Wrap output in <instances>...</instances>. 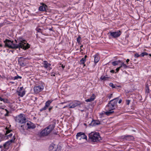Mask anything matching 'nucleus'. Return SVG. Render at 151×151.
<instances>
[{"label": "nucleus", "instance_id": "1", "mask_svg": "<svg viewBox=\"0 0 151 151\" xmlns=\"http://www.w3.org/2000/svg\"><path fill=\"white\" fill-rule=\"evenodd\" d=\"M21 42L19 44H14L13 41L6 39L4 41L5 43V47H6L10 48L16 49L21 48L23 49L26 50L29 47V45L27 43L26 44L25 40H23L20 41Z\"/></svg>", "mask_w": 151, "mask_h": 151}, {"label": "nucleus", "instance_id": "2", "mask_svg": "<svg viewBox=\"0 0 151 151\" xmlns=\"http://www.w3.org/2000/svg\"><path fill=\"white\" fill-rule=\"evenodd\" d=\"M119 98L117 97L110 101L106 106L108 111L106 112L105 114L107 115H109L113 113L114 111L112 110L115 109L117 107V103Z\"/></svg>", "mask_w": 151, "mask_h": 151}, {"label": "nucleus", "instance_id": "3", "mask_svg": "<svg viewBox=\"0 0 151 151\" xmlns=\"http://www.w3.org/2000/svg\"><path fill=\"white\" fill-rule=\"evenodd\" d=\"M55 123H53L52 124L49 125L41 132L40 135L42 136H47L51 132L55 127Z\"/></svg>", "mask_w": 151, "mask_h": 151}, {"label": "nucleus", "instance_id": "4", "mask_svg": "<svg viewBox=\"0 0 151 151\" xmlns=\"http://www.w3.org/2000/svg\"><path fill=\"white\" fill-rule=\"evenodd\" d=\"M89 138L93 142H96L101 139L99 133L95 132H92L89 134Z\"/></svg>", "mask_w": 151, "mask_h": 151}, {"label": "nucleus", "instance_id": "5", "mask_svg": "<svg viewBox=\"0 0 151 151\" xmlns=\"http://www.w3.org/2000/svg\"><path fill=\"white\" fill-rule=\"evenodd\" d=\"M15 120L17 122L23 124L25 123L26 119L22 114H21L15 118Z\"/></svg>", "mask_w": 151, "mask_h": 151}, {"label": "nucleus", "instance_id": "6", "mask_svg": "<svg viewBox=\"0 0 151 151\" xmlns=\"http://www.w3.org/2000/svg\"><path fill=\"white\" fill-rule=\"evenodd\" d=\"M76 137L77 139L80 140L82 139H86L87 140V136L85 133L82 132H79L77 133Z\"/></svg>", "mask_w": 151, "mask_h": 151}, {"label": "nucleus", "instance_id": "7", "mask_svg": "<svg viewBox=\"0 0 151 151\" xmlns=\"http://www.w3.org/2000/svg\"><path fill=\"white\" fill-rule=\"evenodd\" d=\"M15 139V138L14 136L13 138L12 139H11L10 141L6 142L4 144V148L6 150H8L9 148L10 145L12 143L14 142Z\"/></svg>", "mask_w": 151, "mask_h": 151}, {"label": "nucleus", "instance_id": "8", "mask_svg": "<svg viewBox=\"0 0 151 151\" xmlns=\"http://www.w3.org/2000/svg\"><path fill=\"white\" fill-rule=\"evenodd\" d=\"M110 35L114 38L119 37L121 35V32L120 31H118L117 32H109Z\"/></svg>", "mask_w": 151, "mask_h": 151}, {"label": "nucleus", "instance_id": "9", "mask_svg": "<svg viewBox=\"0 0 151 151\" xmlns=\"http://www.w3.org/2000/svg\"><path fill=\"white\" fill-rule=\"evenodd\" d=\"M50 151H60L58 148V145L54 144H51L49 147Z\"/></svg>", "mask_w": 151, "mask_h": 151}, {"label": "nucleus", "instance_id": "10", "mask_svg": "<svg viewBox=\"0 0 151 151\" xmlns=\"http://www.w3.org/2000/svg\"><path fill=\"white\" fill-rule=\"evenodd\" d=\"M81 102L78 101H75L72 104H70L69 105V107L70 108H73L74 107L81 105Z\"/></svg>", "mask_w": 151, "mask_h": 151}, {"label": "nucleus", "instance_id": "11", "mask_svg": "<svg viewBox=\"0 0 151 151\" xmlns=\"http://www.w3.org/2000/svg\"><path fill=\"white\" fill-rule=\"evenodd\" d=\"M43 88L42 86H35L34 88V89L35 93H37L41 91Z\"/></svg>", "mask_w": 151, "mask_h": 151}, {"label": "nucleus", "instance_id": "12", "mask_svg": "<svg viewBox=\"0 0 151 151\" xmlns=\"http://www.w3.org/2000/svg\"><path fill=\"white\" fill-rule=\"evenodd\" d=\"M100 124V122L99 120H93L91 121V123L89 124V125L92 126H94L99 125Z\"/></svg>", "mask_w": 151, "mask_h": 151}, {"label": "nucleus", "instance_id": "13", "mask_svg": "<svg viewBox=\"0 0 151 151\" xmlns=\"http://www.w3.org/2000/svg\"><path fill=\"white\" fill-rule=\"evenodd\" d=\"M52 101H51L50 100L48 101H47L46 103H45V106L41 109L40 110V111H43L45 110L46 109H47L48 108V107L49 106L50 104L51 103Z\"/></svg>", "mask_w": 151, "mask_h": 151}, {"label": "nucleus", "instance_id": "14", "mask_svg": "<svg viewBox=\"0 0 151 151\" xmlns=\"http://www.w3.org/2000/svg\"><path fill=\"white\" fill-rule=\"evenodd\" d=\"M27 126L28 129H33L35 128L36 126L31 122H29L27 123Z\"/></svg>", "mask_w": 151, "mask_h": 151}, {"label": "nucleus", "instance_id": "15", "mask_svg": "<svg viewBox=\"0 0 151 151\" xmlns=\"http://www.w3.org/2000/svg\"><path fill=\"white\" fill-rule=\"evenodd\" d=\"M122 139L124 140L130 141L133 140L134 139V137L132 136L131 135H124L123 138Z\"/></svg>", "mask_w": 151, "mask_h": 151}, {"label": "nucleus", "instance_id": "16", "mask_svg": "<svg viewBox=\"0 0 151 151\" xmlns=\"http://www.w3.org/2000/svg\"><path fill=\"white\" fill-rule=\"evenodd\" d=\"M47 7V6L45 4L42 3V5L40 6L39 9L40 11H44L46 10V8Z\"/></svg>", "mask_w": 151, "mask_h": 151}, {"label": "nucleus", "instance_id": "17", "mask_svg": "<svg viewBox=\"0 0 151 151\" xmlns=\"http://www.w3.org/2000/svg\"><path fill=\"white\" fill-rule=\"evenodd\" d=\"M95 98V95L94 94H93L91 96L90 98L89 99H86V102H90L93 101L94 100Z\"/></svg>", "mask_w": 151, "mask_h": 151}, {"label": "nucleus", "instance_id": "18", "mask_svg": "<svg viewBox=\"0 0 151 151\" xmlns=\"http://www.w3.org/2000/svg\"><path fill=\"white\" fill-rule=\"evenodd\" d=\"M17 92L18 95L21 97H23L25 94V91H23L22 93L20 91H17Z\"/></svg>", "mask_w": 151, "mask_h": 151}, {"label": "nucleus", "instance_id": "19", "mask_svg": "<svg viewBox=\"0 0 151 151\" xmlns=\"http://www.w3.org/2000/svg\"><path fill=\"white\" fill-rule=\"evenodd\" d=\"M94 62L95 63H98L99 60V56L97 55H96L94 56Z\"/></svg>", "mask_w": 151, "mask_h": 151}, {"label": "nucleus", "instance_id": "20", "mask_svg": "<svg viewBox=\"0 0 151 151\" xmlns=\"http://www.w3.org/2000/svg\"><path fill=\"white\" fill-rule=\"evenodd\" d=\"M0 101H3L4 103H8V100L7 99L2 98L1 96H0Z\"/></svg>", "mask_w": 151, "mask_h": 151}, {"label": "nucleus", "instance_id": "21", "mask_svg": "<svg viewBox=\"0 0 151 151\" xmlns=\"http://www.w3.org/2000/svg\"><path fill=\"white\" fill-rule=\"evenodd\" d=\"M12 21V20H11V21H9L7 20H5L4 21V22L5 24L6 25V24H9L10 23H12V21Z\"/></svg>", "mask_w": 151, "mask_h": 151}, {"label": "nucleus", "instance_id": "22", "mask_svg": "<svg viewBox=\"0 0 151 151\" xmlns=\"http://www.w3.org/2000/svg\"><path fill=\"white\" fill-rule=\"evenodd\" d=\"M145 89H146V92L148 93L149 92L150 89H149V86L147 84L146 85Z\"/></svg>", "mask_w": 151, "mask_h": 151}, {"label": "nucleus", "instance_id": "23", "mask_svg": "<svg viewBox=\"0 0 151 151\" xmlns=\"http://www.w3.org/2000/svg\"><path fill=\"white\" fill-rule=\"evenodd\" d=\"M44 66L45 68H47L48 67V63L46 61H44Z\"/></svg>", "mask_w": 151, "mask_h": 151}, {"label": "nucleus", "instance_id": "24", "mask_svg": "<svg viewBox=\"0 0 151 151\" xmlns=\"http://www.w3.org/2000/svg\"><path fill=\"white\" fill-rule=\"evenodd\" d=\"M86 61V59H84V58H82L80 61L81 64H84Z\"/></svg>", "mask_w": 151, "mask_h": 151}, {"label": "nucleus", "instance_id": "25", "mask_svg": "<svg viewBox=\"0 0 151 151\" xmlns=\"http://www.w3.org/2000/svg\"><path fill=\"white\" fill-rule=\"evenodd\" d=\"M22 58V57H20L18 59V61L19 63H21V65H22V66H24L25 65L23 63H22L21 61V60H20V59Z\"/></svg>", "mask_w": 151, "mask_h": 151}, {"label": "nucleus", "instance_id": "26", "mask_svg": "<svg viewBox=\"0 0 151 151\" xmlns=\"http://www.w3.org/2000/svg\"><path fill=\"white\" fill-rule=\"evenodd\" d=\"M108 78L107 77H106L105 76H101L100 78V79L101 80H103L104 81L106 80Z\"/></svg>", "mask_w": 151, "mask_h": 151}, {"label": "nucleus", "instance_id": "27", "mask_svg": "<svg viewBox=\"0 0 151 151\" xmlns=\"http://www.w3.org/2000/svg\"><path fill=\"white\" fill-rule=\"evenodd\" d=\"M120 67L121 68L122 67H124L125 68H127L128 66L124 63H122Z\"/></svg>", "mask_w": 151, "mask_h": 151}, {"label": "nucleus", "instance_id": "28", "mask_svg": "<svg viewBox=\"0 0 151 151\" xmlns=\"http://www.w3.org/2000/svg\"><path fill=\"white\" fill-rule=\"evenodd\" d=\"M148 55V54L147 52H142L141 54V55L142 57H143L144 56V55Z\"/></svg>", "mask_w": 151, "mask_h": 151}, {"label": "nucleus", "instance_id": "29", "mask_svg": "<svg viewBox=\"0 0 151 151\" xmlns=\"http://www.w3.org/2000/svg\"><path fill=\"white\" fill-rule=\"evenodd\" d=\"M12 131V130H9V129H7L6 131V133L5 134V135H7V134H8L10 133Z\"/></svg>", "mask_w": 151, "mask_h": 151}, {"label": "nucleus", "instance_id": "30", "mask_svg": "<svg viewBox=\"0 0 151 151\" xmlns=\"http://www.w3.org/2000/svg\"><path fill=\"white\" fill-rule=\"evenodd\" d=\"M22 78V77L19 76H15L14 78V80H16L18 78H20L21 79Z\"/></svg>", "mask_w": 151, "mask_h": 151}, {"label": "nucleus", "instance_id": "31", "mask_svg": "<svg viewBox=\"0 0 151 151\" xmlns=\"http://www.w3.org/2000/svg\"><path fill=\"white\" fill-rule=\"evenodd\" d=\"M109 85V86L111 87L112 88H115V86H114V84L111 83H110Z\"/></svg>", "mask_w": 151, "mask_h": 151}, {"label": "nucleus", "instance_id": "32", "mask_svg": "<svg viewBox=\"0 0 151 151\" xmlns=\"http://www.w3.org/2000/svg\"><path fill=\"white\" fill-rule=\"evenodd\" d=\"M117 62V61H114L112 63V64L114 66H115L118 65Z\"/></svg>", "mask_w": 151, "mask_h": 151}, {"label": "nucleus", "instance_id": "33", "mask_svg": "<svg viewBox=\"0 0 151 151\" xmlns=\"http://www.w3.org/2000/svg\"><path fill=\"white\" fill-rule=\"evenodd\" d=\"M81 38L80 37H78L77 38V41L78 43H79L80 42Z\"/></svg>", "mask_w": 151, "mask_h": 151}, {"label": "nucleus", "instance_id": "34", "mask_svg": "<svg viewBox=\"0 0 151 151\" xmlns=\"http://www.w3.org/2000/svg\"><path fill=\"white\" fill-rule=\"evenodd\" d=\"M126 102L127 105H129L130 102V100H126Z\"/></svg>", "mask_w": 151, "mask_h": 151}, {"label": "nucleus", "instance_id": "35", "mask_svg": "<svg viewBox=\"0 0 151 151\" xmlns=\"http://www.w3.org/2000/svg\"><path fill=\"white\" fill-rule=\"evenodd\" d=\"M12 133L10 134L9 135H7L6 137V138H7V137H12Z\"/></svg>", "mask_w": 151, "mask_h": 151}, {"label": "nucleus", "instance_id": "36", "mask_svg": "<svg viewBox=\"0 0 151 151\" xmlns=\"http://www.w3.org/2000/svg\"><path fill=\"white\" fill-rule=\"evenodd\" d=\"M135 57H136V58H137L139 57L140 55H138L137 53H136L134 55Z\"/></svg>", "mask_w": 151, "mask_h": 151}, {"label": "nucleus", "instance_id": "37", "mask_svg": "<svg viewBox=\"0 0 151 151\" xmlns=\"http://www.w3.org/2000/svg\"><path fill=\"white\" fill-rule=\"evenodd\" d=\"M20 129H21V130H22L23 131H24V127L23 126H21Z\"/></svg>", "mask_w": 151, "mask_h": 151}, {"label": "nucleus", "instance_id": "38", "mask_svg": "<svg viewBox=\"0 0 151 151\" xmlns=\"http://www.w3.org/2000/svg\"><path fill=\"white\" fill-rule=\"evenodd\" d=\"M5 110L6 111L7 113H6L5 115V116H8V114L9 113V111L6 109H5Z\"/></svg>", "mask_w": 151, "mask_h": 151}, {"label": "nucleus", "instance_id": "39", "mask_svg": "<svg viewBox=\"0 0 151 151\" xmlns=\"http://www.w3.org/2000/svg\"><path fill=\"white\" fill-rule=\"evenodd\" d=\"M112 94H111L108 96V97L110 99L112 97Z\"/></svg>", "mask_w": 151, "mask_h": 151}, {"label": "nucleus", "instance_id": "40", "mask_svg": "<svg viewBox=\"0 0 151 151\" xmlns=\"http://www.w3.org/2000/svg\"><path fill=\"white\" fill-rule=\"evenodd\" d=\"M5 24H4V22L2 23H1L0 24V27L2 26H3L4 25H5Z\"/></svg>", "mask_w": 151, "mask_h": 151}, {"label": "nucleus", "instance_id": "41", "mask_svg": "<svg viewBox=\"0 0 151 151\" xmlns=\"http://www.w3.org/2000/svg\"><path fill=\"white\" fill-rule=\"evenodd\" d=\"M121 68V67L120 66L119 67L117 68L116 69V72H118L119 70L120 69V68Z\"/></svg>", "mask_w": 151, "mask_h": 151}, {"label": "nucleus", "instance_id": "42", "mask_svg": "<svg viewBox=\"0 0 151 151\" xmlns=\"http://www.w3.org/2000/svg\"><path fill=\"white\" fill-rule=\"evenodd\" d=\"M23 89V87H20L19 91L21 92Z\"/></svg>", "mask_w": 151, "mask_h": 151}, {"label": "nucleus", "instance_id": "43", "mask_svg": "<svg viewBox=\"0 0 151 151\" xmlns=\"http://www.w3.org/2000/svg\"><path fill=\"white\" fill-rule=\"evenodd\" d=\"M110 72L111 73H114V71L113 70H110Z\"/></svg>", "mask_w": 151, "mask_h": 151}, {"label": "nucleus", "instance_id": "44", "mask_svg": "<svg viewBox=\"0 0 151 151\" xmlns=\"http://www.w3.org/2000/svg\"><path fill=\"white\" fill-rule=\"evenodd\" d=\"M129 59H127L126 60V62H127V64H128V63L129 62Z\"/></svg>", "mask_w": 151, "mask_h": 151}, {"label": "nucleus", "instance_id": "45", "mask_svg": "<svg viewBox=\"0 0 151 151\" xmlns=\"http://www.w3.org/2000/svg\"><path fill=\"white\" fill-rule=\"evenodd\" d=\"M122 100L121 99H120L118 103L119 104H120L122 102Z\"/></svg>", "mask_w": 151, "mask_h": 151}, {"label": "nucleus", "instance_id": "46", "mask_svg": "<svg viewBox=\"0 0 151 151\" xmlns=\"http://www.w3.org/2000/svg\"><path fill=\"white\" fill-rule=\"evenodd\" d=\"M52 107H50L49 108V111H50L51 109H52Z\"/></svg>", "mask_w": 151, "mask_h": 151}, {"label": "nucleus", "instance_id": "47", "mask_svg": "<svg viewBox=\"0 0 151 151\" xmlns=\"http://www.w3.org/2000/svg\"><path fill=\"white\" fill-rule=\"evenodd\" d=\"M41 30V29H40V28H39L37 30V31L38 32H40V30Z\"/></svg>", "mask_w": 151, "mask_h": 151}, {"label": "nucleus", "instance_id": "48", "mask_svg": "<svg viewBox=\"0 0 151 151\" xmlns=\"http://www.w3.org/2000/svg\"><path fill=\"white\" fill-rule=\"evenodd\" d=\"M87 57V56L86 55H85L84 57L83 58H84V59H86V58Z\"/></svg>", "mask_w": 151, "mask_h": 151}, {"label": "nucleus", "instance_id": "49", "mask_svg": "<svg viewBox=\"0 0 151 151\" xmlns=\"http://www.w3.org/2000/svg\"><path fill=\"white\" fill-rule=\"evenodd\" d=\"M3 147H4L3 146L0 145V148H2Z\"/></svg>", "mask_w": 151, "mask_h": 151}, {"label": "nucleus", "instance_id": "50", "mask_svg": "<svg viewBox=\"0 0 151 151\" xmlns=\"http://www.w3.org/2000/svg\"><path fill=\"white\" fill-rule=\"evenodd\" d=\"M52 28H50L49 29V30L51 31H52Z\"/></svg>", "mask_w": 151, "mask_h": 151}, {"label": "nucleus", "instance_id": "51", "mask_svg": "<svg viewBox=\"0 0 151 151\" xmlns=\"http://www.w3.org/2000/svg\"><path fill=\"white\" fill-rule=\"evenodd\" d=\"M62 67L63 68H64L65 67V66H63V65H62Z\"/></svg>", "mask_w": 151, "mask_h": 151}, {"label": "nucleus", "instance_id": "52", "mask_svg": "<svg viewBox=\"0 0 151 151\" xmlns=\"http://www.w3.org/2000/svg\"><path fill=\"white\" fill-rule=\"evenodd\" d=\"M83 47V45H82L81 46H80V48L81 49V47Z\"/></svg>", "mask_w": 151, "mask_h": 151}, {"label": "nucleus", "instance_id": "53", "mask_svg": "<svg viewBox=\"0 0 151 151\" xmlns=\"http://www.w3.org/2000/svg\"><path fill=\"white\" fill-rule=\"evenodd\" d=\"M2 44H0V47H2Z\"/></svg>", "mask_w": 151, "mask_h": 151}, {"label": "nucleus", "instance_id": "54", "mask_svg": "<svg viewBox=\"0 0 151 151\" xmlns=\"http://www.w3.org/2000/svg\"><path fill=\"white\" fill-rule=\"evenodd\" d=\"M149 55L150 56V57H151V54H149Z\"/></svg>", "mask_w": 151, "mask_h": 151}, {"label": "nucleus", "instance_id": "55", "mask_svg": "<svg viewBox=\"0 0 151 151\" xmlns=\"http://www.w3.org/2000/svg\"><path fill=\"white\" fill-rule=\"evenodd\" d=\"M11 51H12V53H13V52L14 51H13V50H11Z\"/></svg>", "mask_w": 151, "mask_h": 151}, {"label": "nucleus", "instance_id": "56", "mask_svg": "<svg viewBox=\"0 0 151 151\" xmlns=\"http://www.w3.org/2000/svg\"><path fill=\"white\" fill-rule=\"evenodd\" d=\"M55 134H57V132L55 133Z\"/></svg>", "mask_w": 151, "mask_h": 151}, {"label": "nucleus", "instance_id": "57", "mask_svg": "<svg viewBox=\"0 0 151 151\" xmlns=\"http://www.w3.org/2000/svg\"><path fill=\"white\" fill-rule=\"evenodd\" d=\"M81 51H83V50L82 49H81Z\"/></svg>", "mask_w": 151, "mask_h": 151}, {"label": "nucleus", "instance_id": "58", "mask_svg": "<svg viewBox=\"0 0 151 151\" xmlns=\"http://www.w3.org/2000/svg\"><path fill=\"white\" fill-rule=\"evenodd\" d=\"M67 107V106H65V107H63V108H65V107Z\"/></svg>", "mask_w": 151, "mask_h": 151}, {"label": "nucleus", "instance_id": "59", "mask_svg": "<svg viewBox=\"0 0 151 151\" xmlns=\"http://www.w3.org/2000/svg\"><path fill=\"white\" fill-rule=\"evenodd\" d=\"M15 41L16 42H17L16 40H15Z\"/></svg>", "mask_w": 151, "mask_h": 151}, {"label": "nucleus", "instance_id": "60", "mask_svg": "<svg viewBox=\"0 0 151 151\" xmlns=\"http://www.w3.org/2000/svg\"><path fill=\"white\" fill-rule=\"evenodd\" d=\"M84 124L85 125H86V124Z\"/></svg>", "mask_w": 151, "mask_h": 151}, {"label": "nucleus", "instance_id": "61", "mask_svg": "<svg viewBox=\"0 0 151 151\" xmlns=\"http://www.w3.org/2000/svg\"><path fill=\"white\" fill-rule=\"evenodd\" d=\"M4 151H6V150H4Z\"/></svg>", "mask_w": 151, "mask_h": 151}]
</instances>
